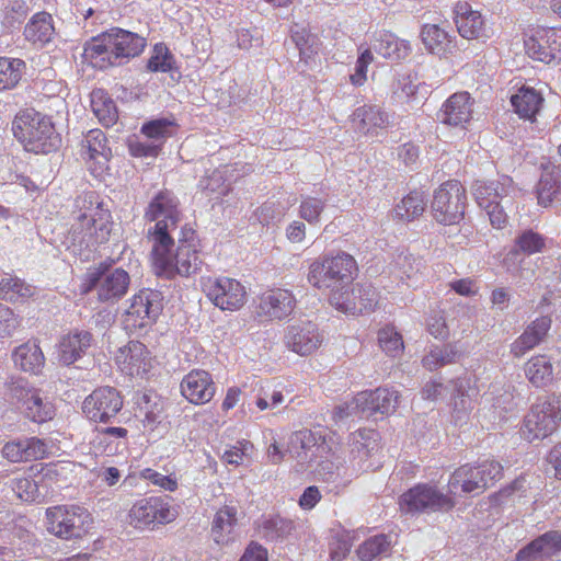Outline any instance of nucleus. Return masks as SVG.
<instances>
[{
    "mask_svg": "<svg viewBox=\"0 0 561 561\" xmlns=\"http://www.w3.org/2000/svg\"><path fill=\"white\" fill-rule=\"evenodd\" d=\"M112 216L94 192L75 201L73 222L66 238L67 249L81 261H89L96 249L108 240Z\"/></svg>",
    "mask_w": 561,
    "mask_h": 561,
    "instance_id": "1",
    "label": "nucleus"
},
{
    "mask_svg": "<svg viewBox=\"0 0 561 561\" xmlns=\"http://www.w3.org/2000/svg\"><path fill=\"white\" fill-rule=\"evenodd\" d=\"M173 244L171 237L169 241L152 245L151 254L157 275L171 279L176 275L188 277L196 274L203 265V259L195 231L184 227L175 253L172 252Z\"/></svg>",
    "mask_w": 561,
    "mask_h": 561,
    "instance_id": "2",
    "label": "nucleus"
},
{
    "mask_svg": "<svg viewBox=\"0 0 561 561\" xmlns=\"http://www.w3.org/2000/svg\"><path fill=\"white\" fill-rule=\"evenodd\" d=\"M147 45L144 36L114 27L92 38L84 46V56L98 68L122 65L139 56Z\"/></svg>",
    "mask_w": 561,
    "mask_h": 561,
    "instance_id": "3",
    "label": "nucleus"
},
{
    "mask_svg": "<svg viewBox=\"0 0 561 561\" xmlns=\"http://www.w3.org/2000/svg\"><path fill=\"white\" fill-rule=\"evenodd\" d=\"M356 272L357 264L354 257L341 252L312 262L309 266L308 282L319 290L328 291L332 305L334 296L345 295L352 286Z\"/></svg>",
    "mask_w": 561,
    "mask_h": 561,
    "instance_id": "4",
    "label": "nucleus"
},
{
    "mask_svg": "<svg viewBox=\"0 0 561 561\" xmlns=\"http://www.w3.org/2000/svg\"><path fill=\"white\" fill-rule=\"evenodd\" d=\"M12 131L26 151L49 153L60 145V137L50 118L33 108L20 111L13 122Z\"/></svg>",
    "mask_w": 561,
    "mask_h": 561,
    "instance_id": "5",
    "label": "nucleus"
},
{
    "mask_svg": "<svg viewBox=\"0 0 561 561\" xmlns=\"http://www.w3.org/2000/svg\"><path fill=\"white\" fill-rule=\"evenodd\" d=\"M472 194L479 207L485 211L491 225L501 229L507 222V210L513 207L517 193L513 180L502 175L496 180H477L472 184Z\"/></svg>",
    "mask_w": 561,
    "mask_h": 561,
    "instance_id": "6",
    "label": "nucleus"
},
{
    "mask_svg": "<svg viewBox=\"0 0 561 561\" xmlns=\"http://www.w3.org/2000/svg\"><path fill=\"white\" fill-rule=\"evenodd\" d=\"M178 197L168 190L158 192L149 202L144 218L154 222L148 228V239L152 245L169 241L171 231L175 230L181 220Z\"/></svg>",
    "mask_w": 561,
    "mask_h": 561,
    "instance_id": "7",
    "label": "nucleus"
},
{
    "mask_svg": "<svg viewBox=\"0 0 561 561\" xmlns=\"http://www.w3.org/2000/svg\"><path fill=\"white\" fill-rule=\"evenodd\" d=\"M48 533L61 539H77L85 536L92 528L91 514L79 505H57L46 510Z\"/></svg>",
    "mask_w": 561,
    "mask_h": 561,
    "instance_id": "8",
    "label": "nucleus"
},
{
    "mask_svg": "<svg viewBox=\"0 0 561 561\" xmlns=\"http://www.w3.org/2000/svg\"><path fill=\"white\" fill-rule=\"evenodd\" d=\"M399 506L409 514H431L451 510L455 501L435 485L419 483L400 496Z\"/></svg>",
    "mask_w": 561,
    "mask_h": 561,
    "instance_id": "9",
    "label": "nucleus"
},
{
    "mask_svg": "<svg viewBox=\"0 0 561 561\" xmlns=\"http://www.w3.org/2000/svg\"><path fill=\"white\" fill-rule=\"evenodd\" d=\"M466 203L465 187L459 181L450 180L435 190L431 210L437 222L456 225L463 219Z\"/></svg>",
    "mask_w": 561,
    "mask_h": 561,
    "instance_id": "10",
    "label": "nucleus"
},
{
    "mask_svg": "<svg viewBox=\"0 0 561 561\" xmlns=\"http://www.w3.org/2000/svg\"><path fill=\"white\" fill-rule=\"evenodd\" d=\"M178 511L169 496H150L136 501L128 513L129 524L137 529H154L173 522Z\"/></svg>",
    "mask_w": 561,
    "mask_h": 561,
    "instance_id": "11",
    "label": "nucleus"
},
{
    "mask_svg": "<svg viewBox=\"0 0 561 561\" xmlns=\"http://www.w3.org/2000/svg\"><path fill=\"white\" fill-rule=\"evenodd\" d=\"M561 422V408L558 402L539 399L524 417L522 435L528 442L543 439L552 435Z\"/></svg>",
    "mask_w": 561,
    "mask_h": 561,
    "instance_id": "12",
    "label": "nucleus"
},
{
    "mask_svg": "<svg viewBox=\"0 0 561 561\" xmlns=\"http://www.w3.org/2000/svg\"><path fill=\"white\" fill-rule=\"evenodd\" d=\"M162 311L161 294L152 289H141L133 296L123 314L124 328L129 332L151 327Z\"/></svg>",
    "mask_w": 561,
    "mask_h": 561,
    "instance_id": "13",
    "label": "nucleus"
},
{
    "mask_svg": "<svg viewBox=\"0 0 561 561\" xmlns=\"http://www.w3.org/2000/svg\"><path fill=\"white\" fill-rule=\"evenodd\" d=\"M130 283L129 275L123 268L96 267L87 273L85 291L98 290L100 301H117L127 293Z\"/></svg>",
    "mask_w": 561,
    "mask_h": 561,
    "instance_id": "14",
    "label": "nucleus"
},
{
    "mask_svg": "<svg viewBox=\"0 0 561 561\" xmlns=\"http://www.w3.org/2000/svg\"><path fill=\"white\" fill-rule=\"evenodd\" d=\"M123 408V397L113 387H100L92 391L82 403L85 417L95 423H108Z\"/></svg>",
    "mask_w": 561,
    "mask_h": 561,
    "instance_id": "15",
    "label": "nucleus"
},
{
    "mask_svg": "<svg viewBox=\"0 0 561 561\" xmlns=\"http://www.w3.org/2000/svg\"><path fill=\"white\" fill-rule=\"evenodd\" d=\"M526 54L545 64L561 62V27H540L524 41Z\"/></svg>",
    "mask_w": 561,
    "mask_h": 561,
    "instance_id": "16",
    "label": "nucleus"
},
{
    "mask_svg": "<svg viewBox=\"0 0 561 561\" xmlns=\"http://www.w3.org/2000/svg\"><path fill=\"white\" fill-rule=\"evenodd\" d=\"M209 300L221 310L236 311L247 299L244 286L229 277L209 278L203 285Z\"/></svg>",
    "mask_w": 561,
    "mask_h": 561,
    "instance_id": "17",
    "label": "nucleus"
},
{
    "mask_svg": "<svg viewBox=\"0 0 561 561\" xmlns=\"http://www.w3.org/2000/svg\"><path fill=\"white\" fill-rule=\"evenodd\" d=\"M331 448L320 432L300 430L291 434L287 451L301 465H311L329 455Z\"/></svg>",
    "mask_w": 561,
    "mask_h": 561,
    "instance_id": "18",
    "label": "nucleus"
},
{
    "mask_svg": "<svg viewBox=\"0 0 561 561\" xmlns=\"http://www.w3.org/2000/svg\"><path fill=\"white\" fill-rule=\"evenodd\" d=\"M13 391L21 403L22 413L30 421L41 424L54 417L55 407L47 397L43 396L41 390L19 385L13 388Z\"/></svg>",
    "mask_w": 561,
    "mask_h": 561,
    "instance_id": "19",
    "label": "nucleus"
},
{
    "mask_svg": "<svg viewBox=\"0 0 561 561\" xmlns=\"http://www.w3.org/2000/svg\"><path fill=\"white\" fill-rule=\"evenodd\" d=\"M377 304L378 294L371 284H356L345 295L332 299L333 307L348 314L373 311Z\"/></svg>",
    "mask_w": 561,
    "mask_h": 561,
    "instance_id": "20",
    "label": "nucleus"
},
{
    "mask_svg": "<svg viewBox=\"0 0 561 561\" xmlns=\"http://www.w3.org/2000/svg\"><path fill=\"white\" fill-rule=\"evenodd\" d=\"M296 307V298L290 290L276 288L263 293L256 301L255 312L267 320H283Z\"/></svg>",
    "mask_w": 561,
    "mask_h": 561,
    "instance_id": "21",
    "label": "nucleus"
},
{
    "mask_svg": "<svg viewBox=\"0 0 561 561\" xmlns=\"http://www.w3.org/2000/svg\"><path fill=\"white\" fill-rule=\"evenodd\" d=\"M399 404V393L390 388L362 391L354 397L352 408L359 409L363 415L371 416L376 413L389 414L396 411Z\"/></svg>",
    "mask_w": 561,
    "mask_h": 561,
    "instance_id": "22",
    "label": "nucleus"
},
{
    "mask_svg": "<svg viewBox=\"0 0 561 561\" xmlns=\"http://www.w3.org/2000/svg\"><path fill=\"white\" fill-rule=\"evenodd\" d=\"M1 454L10 462H27L47 457L48 445L36 436H22L7 442Z\"/></svg>",
    "mask_w": 561,
    "mask_h": 561,
    "instance_id": "23",
    "label": "nucleus"
},
{
    "mask_svg": "<svg viewBox=\"0 0 561 561\" xmlns=\"http://www.w3.org/2000/svg\"><path fill=\"white\" fill-rule=\"evenodd\" d=\"M181 394L193 404L208 403L216 393L211 375L203 369H193L186 374L180 385Z\"/></svg>",
    "mask_w": 561,
    "mask_h": 561,
    "instance_id": "24",
    "label": "nucleus"
},
{
    "mask_svg": "<svg viewBox=\"0 0 561 561\" xmlns=\"http://www.w3.org/2000/svg\"><path fill=\"white\" fill-rule=\"evenodd\" d=\"M322 340L317 325L310 321L288 327L285 334L286 346L300 356L313 353Z\"/></svg>",
    "mask_w": 561,
    "mask_h": 561,
    "instance_id": "25",
    "label": "nucleus"
},
{
    "mask_svg": "<svg viewBox=\"0 0 561 561\" xmlns=\"http://www.w3.org/2000/svg\"><path fill=\"white\" fill-rule=\"evenodd\" d=\"M458 33L467 39H485L490 37V27L482 14L473 10L468 2H458L454 10Z\"/></svg>",
    "mask_w": 561,
    "mask_h": 561,
    "instance_id": "26",
    "label": "nucleus"
},
{
    "mask_svg": "<svg viewBox=\"0 0 561 561\" xmlns=\"http://www.w3.org/2000/svg\"><path fill=\"white\" fill-rule=\"evenodd\" d=\"M149 352L145 344L130 341L119 348L116 355V364L122 373L128 376H142L150 367Z\"/></svg>",
    "mask_w": 561,
    "mask_h": 561,
    "instance_id": "27",
    "label": "nucleus"
},
{
    "mask_svg": "<svg viewBox=\"0 0 561 561\" xmlns=\"http://www.w3.org/2000/svg\"><path fill=\"white\" fill-rule=\"evenodd\" d=\"M93 342V335L85 330H75L60 337L57 345L59 363L69 366L84 356Z\"/></svg>",
    "mask_w": 561,
    "mask_h": 561,
    "instance_id": "28",
    "label": "nucleus"
},
{
    "mask_svg": "<svg viewBox=\"0 0 561 561\" xmlns=\"http://www.w3.org/2000/svg\"><path fill=\"white\" fill-rule=\"evenodd\" d=\"M551 323L552 320L548 316H542L531 321L524 332L511 344V354L519 358L539 345L546 339Z\"/></svg>",
    "mask_w": 561,
    "mask_h": 561,
    "instance_id": "29",
    "label": "nucleus"
},
{
    "mask_svg": "<svg viewBox=\"0 0 561 561\" xmlns=\"http://www.w3.org/2000/svg\"><path fill=\"white\" fill-rule=\"evenodd\" d=\"M472 104L468 92L454 93L443 104L438 119L449 126H463L471 118Z\"/></svg>",
    "mask_w": 561,
    "mask_h": 561,
    "instance_id": "30",
    "label": "nucleus"
},
{
    "mask_svg": "<svg viewBox=\"0 0 561 561\" xmlns=\"http://www.w3.org/2000/svg\"><path fill=\"white\" fill-rule=\"evenodd\" d=\"M351 117L354 129L364 135H377L378 129H385L390 124L388 113L374 104L357 107Z\"/></svg>",
    "mask_w": 561,
    "mask_h": 561,
    "instance_id": "31",
    "label": "nucleus"
},
{
    "mask_svg": "<svg viewBox=\"0 0 561 561\" xmlns=\"http://www.w3.org/2000/svg\"><path fill=\"white\" fill-rule=\"evenodd\" d=\"M561 551V533L558 530L548 531L537 539L533 540L527 547L522 549L517 556V561H547L552 556Z\"/></svg>",
    "mask_w": 561,
    "mask_h": 561,
    "instance_id": "32",
    "label": "nucleus"
},
{
    "mask_svg": "<svg viewBox=\"0 0 561 561\" xmlns=\"http://www.w3.org/2000/svg\"><path fill=\"white\" fill-rule=\"evenodd\" d=\"M238 508L234 505H224L213 519L211 536L217 545H228L234 540V530L238 524Z\"/></svg>",
    "mask_w": 561,
    "mask_h": 561,
    "instance_id": "33",
    "label": "nucleus"
},
{
    "mask_svg": "<svg viewBox=\"0 0 561 561\" xmlns=\"http://www.w3.org/2000/svg\"><path fill=\"white\" fill-rule=\"evenodd\" d=\"M459 486L465 493L480 492L485 489L479 466L463 465L454 471L448 481L449 493L455 494Z\"/></svg>",
    "mask_w": 561,
    "mask_h": 561,
    "instance_id": "34",
    "label": "nucleus"
},
{
    "mask_svg": "<svg viewBox=\"0 0 561 561\" xmlns=\"http://www.w3.org/2000/svg\"><path fill=\"white\" fill-rule=\"evenodd\" d=\"M537 196L540 205L547 207L561 196V168L547 164L542 168L537 185Z\"/></svg>",
    "mask_w": 561,
    "mask_h": 561,
    "instance_id": "35",
    "label": "nucleus"
},
{
    "mask_svg": "<svg viewBox=\"0 0 561 561\" xmlns=\"http://www.w3.org/2000/svg\"><path fill=\"white\" fill-rule=\"evenodd\" d=\"M373 48L378 55L394 61L402 60L411 54L410 43L390 32L379 33L375 38Z\"/></svg>",
    "mask_w": 561,
    "mask_h": 561,
    "instance_id": "36",
    "label": "nucleus"
},
{
    "mask_svg": "<svg viewBox=\"0 0 561 561\" xmlns=\"http://www.w3.org/2000/svg\"><path fill=\"white\" fill-rule=\"evenodd\" d=\"M128 431L121 426L98 428L93 439L98 450L112 456L118 454L127 444Z\"/></svg>",
    "mask_w": 561,
    "mask_h": 561,
    "instance_id": "37",
    "label": "nucleus"
},
{
    "mask_svg": "<svg viewBox=\"0 0 561 561\" xmlns=\"http://www.w3.org/2000/svg\"><path fill=\"white\" fill-rule=\"evenodd\" d=\"M546 245L545 238L538 232L533 231L531 229L523 231L515 239V244L512 250L506 254L504 259V263L508 265V262L512 261L520 262L519 255H531L535 253L542 252Z\"/></svg>",
    "mask_w": 561,
    "mask_h": 561,
    "instance_id": "38",
    "label": "nucleus"
},
{
    "mask_svg": "<svg viewBox=\"0 0 561 561\" xmlns=\"http://www.w3.org/2000/svg\"><path fill=\"white\" fill-rule=\"evenodd\" d=\"M421 39L427 51L439 57L446 56L454 47L450 35L436 24H424Z\"/></svg>",
    "mask_w": 561,
    "mask_h": 561,
    "instance_id": "39",
    "label": "nucleus"
},
{
    "mask_svg": "<svg viewBox=\"0 0 561 561\" xmlns=\"http://www.w3.org/2000/svg\"><path fill=\"white\" fill-rule=\"evenodd\" d=\"M12 357L16 367L32 374H38L45 363L41 347L33 342H27L16 347Z\"/></svg>",
    "mask_w": 561,
    "mask_h": 561,
    "instance_id": "40",
    "label": "nucleus"
},
{
    "mask_svg": "<svg viewBox=\"0 0 561 561\" xmlns=\"http://www.w3.org/2000/svg\"><path fill=\"white\" fill-rule=\"evenodd\" d=\"M163 404L156 393H144L137 400L136 416L141 420L144 427L153 431L160 423Z\"/></svg>",
    "mask_w": 561,
    "mask_h": 561,
    "instance_id": "41",
    "label": "nucleus"
},
{
    "mask_svg": "<svg viewBox=\"0 0 561 561\" xmlns=\"http://www.w3.org/2000/svg\"><path fill=\"white\" fill-rule=\"evenodd\" d=\"M290 38L299 50L300 62L309 65L319 50V38L302 25L294 24L290 28Z\"/></svg>",
    "mask_w": 561,
    "mask_h": 561,
    "instance_id": "42",
    "label": "nucleus"
},
{
    "mask_svg": "<svg viewBox=\"0 0 561 561\" xmlns=\"http://www.w3.org/2000/svg\"><path fill=\"white\" fill-rule=\"evenodd\" d=\"M543 102L542 96L534 88L523 87L511 98L515 112L523 118L533 119Z\"/></svg>",
    "mask_w": 561,
    "mask_h": 561,
    "instance_id": "43",
    "label": "nucleus"
},
{
    "mask_svg": "<svg viewBox=\"0 0 561 561\" xmlns=\"http://www.w3.org/2000/svg\"><path fill=\"white\" fill-rule=\"evenodd\" d=\"M91 107L99 122L105 126H113L118 118V112L115 102L106 91L102 89L93 90L91 93Z\"/></svg>",
    "mask_w": 561,
    "mask_h": 561,
    "instance_id": "44",
    "label": "nucleus"
},
{
    "mask_svg": "<svg viewBox=\"0 0 561 561\" xmlns=\"http://www.w3.org/2000/svg\"><path fill=\"white\" fill-rule=\"evenodd\" d=\"M24 37L32 43H48L54 34L53 18L47 12L36 13L24 27Z\"/></svg>",
    "mask_w": 561,
    "mask_h": 561,
    "instance_id": "45",
    "label": "nucleus"
},
{
    "mask_svg": "<svg viewBox=\"0 0 561 561\" xmlns=\"http://www.w3.org/2000/svg\"><path fill=\"white\" fill-rule=\"evenodd\" d=\"M524 370L529 382L537 388L547 386L553 379V367L546 355L533 356Z\"/></svg>",
    "mask_w": 561,
    "mask_h": 561,
    "instance_id": "46",
    "label": "nucleus"
},
{
    "mask_svg": "<svg viewBox=\"0 0 561 561\" xmlns=\"http://www.w3.org/2000/svg\"><path fill=\"white\" fill-rule=\"evenodd\" d=\"M460 358V352L455 344L434 345L423 357L422 364L430 371L456 363Z\"/></svg>",
    "mask_w": 561,
    "mask_h": 561,
    "instance_id": "47",
    "label": "nucleus"
},
{
    "mask_svg": "<svg viewBox=\"0 0 561 561\" xmlns=\"http://www.w3.org/2000/svg\"><path fill=\"white\" fill-rule=\"evenodd\" d=\"M293 529V520L279 515L264 517L259 523L260 534L271 541L284 540L291 534Z\"/></svg>",
    "mask_w": 561,
    "mask_h": 561,
    "instance_id": "48",
    "label": "nucleus"
},
{
    "mask_svg": "<svg viewBox=\"0 0 561 561\" xmlns=\"http://www.w3.org/2000/svg\"><path fill=\"white\" fill-rule=\"evenodd\" d=\"M227 172L228 167L213 170L210 174L199 180L198 187L210 198H219L227 195L230 191V184L226 179Z\"/></svg>",
    "mask_w": 561,
    "mask_h": 561,
    "instance_id": "49",
    "label": "nucleus"
},
{
    "mask_svg": "<svg viewBox=\"0 0 561 561\" xmlns=\"http://www.w3.org/2000/svg\"><path fill=\"white\" fill-rule=\"evenodd\" d=\"M110 149L106 145V138L101 129H91L81 141V156L83 159L95 160L99 157H107Z\"/></svg>",
    "mask_w": 561,
    "mask_h": 561,
    "instance_id": "50",
    "label": "nucleus"
},
{
    "mask_svg": "<svg viewBox=\"0 0 561 561\" xmlns=\"http://www.w3.org/2000/svg\"><path fill=\"white\" fill-rule=\"evenodd\" d=\"M426 206L425 196L422 192H411L396 206L394 214L398 218L411 221L421 216Z\"/></svg>",
    "mask_w": 561,
    "mask_h": 561,
    "instance_id": "51",
    "label": "nucleus"
},
{
    "mask_svg": "<svg viewBox=\"0 0 561 561\" xmlns=\"http://www.w3.org/2000/svg\"><path fill=\"white\" fill-rule=\"evenodd\" d=\"M25 62L22 59L0 57V90L15 87L21 80Z\"/></svg>",
    "mask_w": 561,
    "mask_h": 561,
    "instance_id": "52",
    "label": "nucleus"
},
{
    "mask_svg": "<svg viewBox=\"0 0 561 561\" xmlns=\"http://www.w3.org/2000/svg\"><path fill=\"white\" fill-rule=\"evenodd\" d=\"M451 390V404L458 413H467L471 409L474 390L469 387L467 379L458 378L449 383Z\"/></svg>",
    "mask_w": 561,
    "mask_h": 561,
    "instance_id": "53",
    "label": "nucleus"
},
{
    "mask_svg": "<svg viewBox=\"0 0 561 561\" xmlns=\"http://www.w3.org/2000/svg\"><path fill=\"white\" fill-rule=\"evenodd\" d=\"M391 541L387 535H377L365 540L357 549V556L362 561H371L377 557L388 553Z\"/></svg>",
    "mask_w": 561,
    "mask_h": 561,
    "instance_id": "54",
    "label": "nucleus"
},
{
    "mask_svg": "<svg viewBox=\"0 0 561 561\" xmlns=\"http://www.w3.org/2000/svg\"><path fill=\"white\" fill-rule=\"evenodd\" d=\"M174 125V122L169 118H157L145 123L140 131L151 141L159 144L161 148L164 140L172 135Z\"/></svg>",
    "mask_w": 561,
    "mask_h": 561,
    "instance_id": "55",
    "label": "nucleus"
},
{
    "mask_svg": "<svg viewBox=\"0 0 561 561\" xmlns=\"http://www.w3.org/2000/svg\"><path fill=\"white\" fill-rule=\"evenodd\" d=\"M0 294L3 298L15 301L33 295V287L18 277H4L0 282Z\"/></svg>",
    "mask_w": 561,
    "mask_h": 561,
    "instance_id": "56",
    "label": "nucleus"
},
{
    "mask_svg": "<svg viewBox=\"0 0 561 561\" xmlns=\"http://www.w3.org/2000/svg\"><path fill=\"white\" fill-rule=\"evenodd\" d=\"M378 342L381 350L391 357L400 355L404 347L401 334L390 325L378 331Z\"/></svg>",
    "mask_w": 561,
    "mask_h": 561,
    "instance_id": "57",
    "label": "nucleus"
},
{
    "mask_svg": "<svg viewBox=\"0 0 561 561\" xmlns=\"http://www.w3.org/2000/svg\"><path fill=\"white\" fill-rule=\"evenodd\" d=\"M327 198L309 195L302 196L299 206V216L310 225L317 224L327 206Z\"/></svg>",
    "mask_w": 561,
    "mask_h": 561,
    "instance_id": "58",
    "label": "nucleus"
},
{
    "mask_svg": "<svg viewBox=\"0 0 561 561\" xmlns=\"http://www.w3.org/2000/svg\"><path fill=\"white\" fill-rule=\"evenodd\" d=\"M174 57L163 44H157L153 54L149 58L147 68L152 72H169L173 69Z\"/></svg>",
    "mask_w": 561,
    "mask_h": 561,
    "instance_id": "59",
    "label": "nucleus"
},
{
    "mask_svg": "<svg viewBox=\"0 0 561 561\" xmlns=\"http://www.w3.org/2000/svg\"><path fill=\"white\" fill-rule=\"evenodd\" d=\"M11 486L22 501L35 502L41 496L37 483L30 478L13 479Z\"/></svg>",
    "mask_w": 561,
    "mask_h": 561,
    "instance_id": "60",
    "label": "nucleus"
},
{
    "mask_svg": "<svg viewBox=\"0 0 561 561\" xmlns=\"http://www.w3.org/2000/svg\"><path fill=\"white\" fill-rule=\"evenodd\" d=\"M140 478L165 491L172 492L178 489V479L174 474H162L151 468H146L140 471Z\"/></svg>",
    "mask_w": 561,
    "mask_h": 561,
    "instance_id": "61",
    "label": "nucleus"
},
{
    "mask_svg": "<svg viewBox=\"0 0 561 561\" xmlns=\"http://www.w3.org/2000/svg\"><path fill=\"white\" fill-rule=\"evenodd\" d=\"M285 215V208L275 202H266L255 211L257 220L265 226L279 221Z\"/></svg>",
    "mask_w": 561,
    "mask_h": 561,
    "instance_id": "62",
    "label": "nucleus"
},
{
    "mask_svg": "<svg viewBox=\"0 0 561 561\" xmlns=\"http://www.w3.org/2000/svg\"><path fill=\"white\" fill-rule=\"evenodd\" d=\"M374 60L370 49H365L357 58L355 71L350 76L352 84L356 87L363 85L367 80V68Z\"/></svg>",
    "mask_w": 561,
    "mask_h": 561,
    "instance_id": "63",
    "label": "nucleus"
},
{
    "mask_svg": "<svg viewBox=\"0 0 561 561\" xmlns=\"http://www.w3.org/2000/svg\"><path fill=\"white\" fill-rule=\"evenodd\" d=\"M19 327L20 319L18 316L8 306L0 304V337L13 335Z\"/></svg>",
    "mask_w": 561,
    "mask_h": 561,
    "instance_id": "64",
    "label": "nucleus"
}]
</instances>
